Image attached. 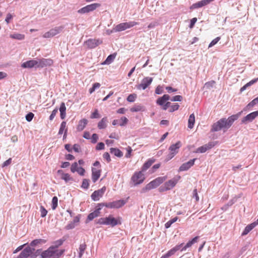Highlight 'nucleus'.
I'll use <instances>...</instances> for the list:
<instances>
[{
    "label": "nucleus",
    "instance_id": "nucleus-15",
    "mask_svg": "<svg viewBox=\"0 0 258 258\" xmlns=\"http://www.w3.org/2000/svg\"><path fill=\"white\" fill-rule=\"evenodd\" d=\"M214 0H202L201 1H199L197 3L193 4L190 7V9L194 10V9L202 8L204 6H205L208 5L209 4H210L211 2H212Z\"/></svg>",
    "mask_w": 258,
    "mask_h": 258
},
{
    "label": "nucleus",
    "instance_id": "nucleus-32",
    "mask_svg": "<svg viewBox=\"0 0 258 258\" xmlns=\"http://www.w3.org/2000/svg\"><path fill=\"white\" fill-rule=\"evenodd\" d=\"M112 203L113 208H119L125 204V202L123 200L113 201Z\"/></svg>",
    "mask_w": 258,
    "mask_h": 258
},
{
    "label": "nucleus",
    "instance_id": "nucleus-57",
    "mask_svg": "<svg viewBox=\"0 0 258 258\" xmlns=\"http://www.w3.org/2000/svg\"><path fill=\"white\" fill-rule=\"evenodd\" d=\"M98 140V136L96 134H93L91 138V142L93 144L96 143Z\"/></svg>",
    "mask_w": 258,
    "mask_h": 258
},
{
    "label": "nucleus",
    "instance_id": "nucleus-10",
    "mask_svg": "<svg viewBox=\"0 0 258 258\" xmlns=\"http://www.w3.org/2000/svg\"><path fill=\"white\" fill-rule=\"evenodd\" d=\"M37 68H44L47 66H50L53 63V60L50 58H41L37 59Z\"/></svg>",
    "mask_w": 258,
    "mask_h": 258
},
{
    "label": "nucleus",
    "instance_id": "nucleus-55",
    "mask_svg": "<svg viewBox=\"0 0 258 258\" xmlns=\"http://www.w3.org/2000/svg\"><path fill=\"white\" fill-rule=\"evenodd\" d=\"M40 212H41V217H44L46 216L47 213V211L44 208V207H40Z\"/></svg>",
    "mask_w": 258,
    "mask_h": 258
},
{
    "label": "nucleus",
    "instance_id": "nucleus-44",
    "mask_svg": "<svg viewBox=\"0 0 258 258\" xmlns=\"http://www.w3.org/2000/svg\"><path fill=\"white\" fill-rule=\"evenodd\" d=\"M66 121H62L60 126V128L58 131V134L61 135L62 134L63 131L66 130Z\"/></svg>",
    "mask_w": 258,
    "mask_h": 258
},
{
    "label": "nucleus",
    "instance_id": "nucleus-6",
    "mask_svg": "<svg viewBox=\"0 0 258 258\" xmlns=\"http://www.w3.org/2000/svg\"><path fill=\"white\" fill-rule=\"evenodd\" d=\"M142 172L143 171H142L136 172L132 176L131 180L133 182L134 185L140 184L144 181L145 176Z\"/></svg>",
    "mask_w": 258,
    "mask_h": 258
},
{
    "label": "nucleus",
    "instance_id": "nucleus-51",
    "mask_svg": "<svg viewBox=\"0 0 258 258\" xmlns=\"http://www.w3.org/2000/svg\"><path fill=\"white\" fill-rule=\"evenodd\" d=\"M79 168L78 163L77 162H74L71 166V170L72 172L74 173Z\"/></svg>",
    "mask_w": 258,
    "mask_h": 258
},
{
    "label": "nucleus",
    "instance_id": "nucleus-25",
    "mask_svg": "<svg viewBox=\"0 0 258 258\" xmlns=\"http://www.w3.org/2000/svg\"><path fill=\"white\" fill-rule=\"evenodd\" d=\"M60 111V116L62 119H63L66 116V107L64 102H61L59 108Z\"/></svg>",
    "mask_w": 258,
    "mask_h": 258
},
{
    "label": "nucleus",
    "instance_id": "nucleus-56",
    "mask_svg": "<svg viewBox=\"0 0 258 258\" xmlns=\"http://www.w3.org/2000/svg\"><path fill=\"white\" fill-rule=\"evenodd\" d=\"M58 109L57 108H55L51 112V114L49 116V119L50 120H52L54 118L55 116L56 115V113H57Z\"/></svg>",
    "mask_w": 258,
    "mask_h": 258
},
{
    "label": "nucleus",
    "instance_id": "nucleus-63",
    "mask_svg": "<svg viewBox=\"0 0 258 258\" xmlns=\"http://www.w3.org/2000/svg\"><path fill=\"white\" fill-rule=\"evenodd\" d=\"M192 245L191 242L190 241H189L183 247L181 251H184L187 248L190 247Z\"/></svg>",
    "mask_w": 258,
    "mask_h": 258
},
{
    "label": "nucleus",
    "instance_id": "nucleus-62",
    "mask_svg": "<svg viewBox=\"0 0 258 258\" xmlns=\"http://www.w3.org/2000/svg\"><path fill=\"white\" fill-rule=\"evenodd\" d=\"M107 219L106 218H101L98 219L97 223L102 225H106V220Z\"/></svg>",
    "mask_w": 258,
    "mask_h": 258
},
{
    "label": "nucleus",
    "instance_id": "nucleus-9",
    "mask_svg": "<svg viewBox=\"0 0 258 258\" xmlns=\"http://www.w3.org/2000/svg\"><path fill=\"white\" fill-rule=\"evenodd\" d=\"M100 6V4H92L91 5H87L86 7H84L78 11V13L81 14H84L86 13H88L95 10L97 7Z\"/></svg>",
    "mask_w": 258,
    "mask_h": 258
},
{
    "label": "nucleus",
    "instance_id": "nucleus-47",
    "mask_svg": "<svg viewBox=\"0 0 258 258\" xmlns=\"http://www.w3.org/2000/svg\"><path fill=\"white\" fill-rule=\"evenodd\" d=\"M137 98V95L136 94H132L128 96L126 100L130 102H133L135 101Z\"/></svg>",
    "mask_w": 258,
    "mask_h": 258
},
{
    "label": "nucleus",
    "instance_id": "nucleus-48",
    "mask_svg": "<svg viewBox=\"0 0 258 258\" xmlns=\"http://www.w3.org/2000/svg\"><path fill=\"white\" fill-rule=\"evenodd\" d=\"M179 105L177 103H174L173 105H171L170 109L169 110L170 112H172L178 109Z\"/></svg>",
    "mask_w": 258,
    "mask_h": 258
},
{
    "label": "nucleus",
    "instance_id": "nucleus-34",
    "mask_svg": "<svg viewBox=\"0 0 258 258\" xmlns=\"http://www.w3.org/2000/svg\"><path fill=\"white\" fill-rule=\"evenodd\" d=\"M195 122V117L194 114L192 113L190 115L188 120V127L192 128L194 126Z\"/></svg>",
    "mask_w": 258,
    "mask_h": 258
},
{
    "label": "nucleus",
    "instance_id": "nucleus-1",
    "mask_svg": "<svg viewBox=\"0 0 258 258\" xmlns=\"http://www.w3.org/2000/svg\"><path fill=\"white\" fill-rule=\"evenodd\" d=\"M240 114V112L232 115L228 118H221L212 125L211 131L215 132L219 131L223 128L228 129L231 127L233 122L239 118Z\"/></svg>",
    "mask_w": 258,
    "mask_h": 258
},
{
    "label": "nucleus",
    "instance_id": "nucleus-4",
    "mask_svg": "<svg viewBox=\"0 0 258 258\" xmlns=\"http://www.w3.org/2000/svg\"><path fill=\"white\" fill-rule=\"evenodd\" d=\"M139 23L138 22L135 21H130L128 22H124L121 23L118 25H117L115 28L114 30L116 32H120L122 31H124L127 29L130 28L131 27H134L135 25H138Z\"/></svg>",
    "mask_w": 258,
    "mask_h": 258
},
{
    "label": "nucleus",
    "instance_id": "nucleus-22",
    "mask_svg": "<svg viewBox=\"0 0 258 258\" xmlns=\"http://www.w3.org/2000/svg\"><path fill=\"white\" fill-rule=\"evenodd\" d=\"M106 225H110L112 227H114L117 224H118V222L117 220L112 216H109L108 217H106Z\"/></svg>",
    "mask_w": 258,
    "mask_h": 258
},
{
    "label": "nucleus",
    "instance_id": "nucleus-26",
    "mask_svg": "<svg viewBox=\"0 0 258 258\" xmlns=\"http://www.w3.org/2000/svg\"><path fill=\"white\" fill-rule=\"evenodd\" d=\"M65 240L66 238H64V237H63L61 239L56 240L53 242V245H51L50 247H52L53 248V249L54 250H58L57 248L59 246L61 245Z\"/></svg>",
    "mask_w": 258,
    "mask_h": 258
},
{
    "label": "nucleus",
    "instance_id": "nucleus-40",
    "mask_svg": "<svg viewBox=\"0 0 258 258\" xmlns=\"http://www.w3.org/2000/svg\"><path fill=\"white\" fill-rule=\"evenodd\" d=\"M45 240L42 239H35L33 240L31 243L30 245L32 246H36L39 244L42 243H45Z\"/></svg>",
    "mask_w": 258,
    "mask_h": 258
},
{
    "label": "nucleus",
    "instance_id": "nucleus-37",
    "mask_svg": "<svg viewBox=\"0 0 258 258\" xmlns=\"http://www.w3.org/2000/svg\"><path fill=\"white\" fill-rule=\"evenodd\" d=\"M131 111L134 112H139L141 111L144 110V107L143 106L141 105H135L133 107H132L130 109Z\"/></svg>",
    "mask_w": 258,
    "mask_h": 258
},
{
    "label": "nucleus",
    "instance_id": "nucleus-23",
    "mask_svg": "<svg viewBox=\"0 0 258 258\" xmlns=\"http://www.w3.org/2000/svg\"><path fill=\"white\" fill-rule=\"evenodd\" d=\"M170 99L169 95L165 94L163 96L159 97L156 101V103L160 106H162L168 100Z\"/></svg>",
    "mask_w": 258,
    "mask_h": 258
},
{
    "label": "nucleus",
    "instance_id": "nucleus-5",
    "mask_svg": "<svg viewBox=\"0 0 258 258\" xmlns=\"http://www.w3.org/2000/svg\"><path fill=\"white\" fill-rule=\"evenodd\" d=\"M35 249L30 246L25 247L17 258H28L29 257H36V255L33 254Z\"/></svg>",
    "mask_w": 258,
    "mask_h": 258
},
{
    "label": "nucleus",
    "instance_id": "nucleus-2",
    "mask_svg": "<svg viewBox=\"0 0 258 258\" xmlns=\"http://www.w3.org/2000/svg\"><path fill=\"white\" fill-rule=\"evenodd\" d=\"M64 252V249L54 250L52 247H49L41 254V258H59Z\"/></svg>",
    "mask_w": 258,
    "mask_h": 258
},
{
    "label": "nucleus",
    "instance_id": "nucleus-45",
    "mask_svg": "<svg viewBox=\"0 0 258 258\" xmlns=\"http://www.w3.org/2000/svg\"><path fill=\"white\" fill-rule=\"evenodd\" d=\"M58 199L56 197H53L52 200L51 208L55 210L57 207Z\"/></svg>",
    "mask_w": 258,
    "mask_h": 258
},
{
    "label": "nucleus",
    "instance_id": "nucleus-13",
    "mask_svg": "<svg viewBox=\"0 0 258 258\" xmlns=\"http://www.w3.org/2000/svg\"><path fill=\"white\" fill-rule=\"evenodd\" d=\"M197 160L196 158L191 159L187 162L183 163L179 167L178 172L186 171L188 170L191 167H192L194 164L195 161Z\"/></svg>",
    "mask_w": 258,
    "mask_h": 258
},
{
    "label": "nucleus",
    "instance_id": "nucleus-35",
    "mask_svg": "<svg viewBox=\"0 0 258 258\" xmlns=\"http://www.w3.org/2000/svg\"><path fill=\"white\" fill-rule=\"evenodd\" d=\"M182 245V244H181L178 245H176V246H175L174 247H173V248H172L170 250H169L167 252V254L168 255V256L169 257V256L173 255L176 251H177V250H178L180 249V247Z\"/></svg>",
    "mask_w": 258,
    "mask_h": 258
},
{
    "label": "nucleus",
    "instance_id": "nucleus-42",
    "mask_svg": "<svg viewBox=\"0 0 258 258\" xmlns=\"http://www.w3.org/2000/svg\"><path fill=\"white\" fill-rule=\"evenodd\" d=\"M216 82L215 81H211L208 82H207L205 84L204 87L207 89H212Z\"/></svg>",
    "mask_w": 258,
    "mask_h": 258
},
{
    "label": "nucleus",
    "instance_id": "nucleus-54",
    "mask_svg": "<svg viewBox=\"0 0 258 258\" xmlns=\"http://www.w3.org/2000/svg\"><path fill=\"white\" fill-rule=\"evenodd\" d=\"M34 114L32 112H29L26 115V119L27 121L30 122L31 121L33 118L34 117Z\"/></svg>",
    "mask_w": 258,
    "mask_h": 258
},
{
    "label": "nucleus",
    "instance_id": "nucleus-49",
    "mask_svg": "<svg viewBox=\"0 0 258 258\" xmlns=\"http://www.w3.org/2000/svg\"><path fill=\"white\" fill-rule=\"evenodd\" d=\"M119 121H121L120 122H119V125L120 126H124L127 123V121H128V119L126 117H122L121 118H120V120H119Z\"/></svg>",
    "mask_w": 258,
    "mask_h": 258
},
{
    "label": "nucleus",
    "instance_id": "nucleus-64",
    "mask_svg": "<svg viewBox=\"0 0 258 258\" xmlns=\"http://www.w3.org/2000/svg\"><path fill=\"white\" fill-rule=\"evenodd\" d=\"M73 149L76 152L79 153L81 152L80 147L78 144H75Z\"/></svg>",
    "mask_w": 258,
    "mask_h": 258
},
{
    "label": "nucleus",
    "instance_id": "nucleus-33",
    "mask_svg": "<svg viewBox=\"0 0 258 258\" xmlns=\"http://www.w3.org/2000/svg\"><path fill=\"white\" fill-rule=\"evenodd\" d=\"M116 54L113 53L108 55L106 60L102 63L103 64H110L113 60L115 59Z\"/></svg>",
    "mask_w": 258,
    "mask_h": 258
},
{
    "label": "nucleus",
    "instance_id": "nucleus-31",
    "mask_svg": "<svg viewBox=\"0 0 258 258\" xmlns=\"http://www.w3.org/2000/svg\"><path fill=\"white\" fill-rule=\"evenodd\" d=\"M155 162L154 159H149L147 161H146L143 165L142 167V171H146Z\"/></svg>",
    "mask_w": 258,
    "mask_h": 258
},
{
    "label": "nucleus",
    "instance_id": "nucleus-29",
    "mask_svg": "<svg viewBox=\"0 0 258 258\" xmlns=\"http://www.w3.org/2000/svg\"><path fill=\"white\" fill-rule=\"evenodd\" d=\"M88 123V120L84 118L83 119H81L80 120L79 124L77 126V130L78 131H82L84 130V128L85 127L86 125H87Z\"/></svg>",
    "mask_w": 258,
    "mask_h": 258
},
{
    "label": "nucleus",
    "instance_id": "nucleus-30",
    "mask_svg": "<svg viewBox=\"0 0 258 258\" xmlns=\"http://www.w3.org/2000/svg\"><path fill=\"white\" fill-rule=\"evenodd\" d=\"M110 152L112 154H113L114 156L119 158L123 156L122 152L117 148H111L110 149Z\"/></svg>",
    "mask_w": 258,
    "mask_h": 258
},
{
    "label": "nucleus",
    "instance_id": "nucleus-58",
    "mask_svg": "<svg viewBox=\"0 0 258 258\" xmlns=\"http://www.w3.org/2000/svg\"><path fill=\"white\" fill-rule=\"evenodd\" d=\"M104 144L102 142H100L98 143L96 147V150H101L104 149Z\"/></svg>",
    "mask_w": 258,
    "mask_h": 258
},
{
    "label": "nucleus",
    "instance_id": "nucleus-8",
    "mask_svg": "<svg viewBox=\"0 0 258 258\" xmlns=\"http://www.w3.org/2000/svg\"><path fill=\"white\" fill-rule=\"evenodd\" d=\"M257 116H258V110L252 112L244 117L241 120V123L246 124L248 122L252 121Z\"/></svg>",
    "mask_w": 258,
    "mask_h": 258
},
{
    "label": "nucleus",
    "instance_id": "nucleus-3",
    "mask_svg": "<svg viewBox=\"0 0 258 258\" xmlns=\"http://www.w3.org/2000/svg\"><path fill=\"white\" fill-rule=\"evenodd\" d=\"M165 179V177H158L156 178L147 184L145 187L143 188L142 189V192H145L148 190L155 188L162 183Z\"/></svg>",
    "mask_w": 258,
    "mask_h": 258
},
{
    "label": "nucleus",
    "instance_id": "nucleus-50",
    "mask_svg": "<svg viewBox=\"0 0 258 258\" xmlns=\"http://www.w3.org/2000/svg\"><path fill=\"white\" fill-rule=\"evenodd\" d=\"M220 37H217L214 40H213L211 42L209 45V48L211 47L216 44L217 42L220 40Z\"/></svg>",
    "mask_w": 258,
    "mask_h": 258
},
{
    "label": "nucleus",
    "instance_id": "nucleus-60",
    "mask_svg": "<svg viewBox=\"0 0 258 258\" xmlns=\"http://www.w3.org/2000/svg\"><path fill=\"white\" fill-rule=\"evenodd\" d=\"M103 157L104 159L107 160V162H110L111 161L110 157L108 152H105L103 155Z\"/></svg>",
    "mask_w": 258,
    "mask_h": 258
},
{
    "label": "nucleus",
    "instance_id": "nucleus-20",
    "mask_svg": "<svg viewBox=\"0 0 258 258\" xmlns=\"http://www.w3.org/2000/svg\"><path fill=\"white\" fill-rule=\"evenodd\" d=\"M101 170L97 169L95 168H92V180L94 183H95L99 178L101 175Z\"/></svg>",
    "mask_w": 258,
    "mask_h": 258
},
{
    "label": "nucleus",
    "instance_id": "nucleus-53",
    "mask_svg": "<svg viewBox=\"0 0 258 258\" xmlns=\"http://www.w3.org/2000/svg\"><path fill=\"white\" fill-rule=\"evenodd\" d=\"M159 23L157 21H154L153 22H151L149 24L148 26V28L149 29H153L155 28L156 26H158Z\"/></svg>",
    "mask_w": 258,
    "mask_h": 258
},
{
    "label": "nucleus",
    "instance_id": "nucleus-7",
    "mask_svg": "<svg viewBox=\"0 0 258 258\" xmlns=\"http://www.w3.org/2000/svg\"><path fill=\"white\" fill-rule=\"evenodd\" d=\"M63 28L64 27L63 26L55 27V28L50 29L49 31L45 32L43 35V37L45 38L52 37L62 32Z\"/></svg>",
    "mask_w": 258,
    "mask_h": 258
},
{
    "label": "nucleus",
    "instance_id": "nucleus-38",
    "mask_svg": "<svg viewBox=\"0 0 258 258\" xmlns=\"http://www.w3.org/2000/svg\"><path fill=\"white\" fill-rule=\"evenodd\" d=\"M86 248V244L83 243L80 244L79 248V257L81 258L84 253V251Z\"/></svg>",
    "mask_w": 258,
    "mask_h": 258
},
{
    "label": "nucleus",
    "instance_id": "nucleus-28",
    "mask_svg": "<svg viewBox=\"0 0 258 258\" xmlns=\"http://www.w3.org/2000/svg\"><path fill=\"white\" fill-rule=\"evenodd\" d=\"M108 119L107 117H104L98 123V127L99 129H104L107 127Z\"/></svg>",
    "mask_w": 258,
    "mask_h": 258
},
{
    "label": "nucleus",
    "instance_id": "nucleus-18",
    "mask_svg": "<svg viewBox=\"0 0 258 258\" xmlns=\"http://www.w3.org/2000/svg\"><path fill=\"white\" fill-rule=\"evenodd\" d=\"M101 209V208L100 207H98L97 205L95 208V211L88 215L87 221H92L95 218L98 217L99 216L100 211Z\"/></svg>",
    "mask_w": 258,
    "mask_h": 258
},
{
    "label": "nucleus",
    "instance_id": "nucleus-36",
    "mask_svg": "<svg viewBox=\"0 0 258 258\" xmlns=\"http://www.w3.org/2000/svg\"><path fill=\"white\" fill-rule=\"evenodd\" d=\"M10 37L12 39H17V40H23L25 38V35L20 33H14L12 34H10Z\"/></svg>",
    "mask_w": 258,
    "mask_h": 258
},
{
    "label": "nucleus",
    "instance_id": "nucleus-12",
    "mask_svg": "<svg viewBox=\"0 0 258 258\" xmlns=\"http://www.w3.org/2000/svg\"><path fill=\"white\" fill-rule=\"evenodd\" d=\"M106 190L105 187H103L102 188L97 190L94 191L91 195V198L94 201H97L101 198Z\"/></svg>",
    "mask_w": 258,
    "mask_h": 258
},
{
    "label": "nucleus",
    "instance_id": "nucleus-16",
    "mask_svg": "<svg viewBox=\"0 0 258 258\" xmlns=\"http://www.w3.org/2000/svg\"><path fill=\"white\" fill-rule=\"evenodd\" d=\"M214 146L215 144L213 142H209L207 144H205L201 147L198 148L195 152L200 153H205L207 150L211 149Z\"/></svg>",
    "mask_w": 258,
    "mask_h": 258
},
{
    "label": "nucleus",
    "instance_id": "nucleus-41",
    "mask_svg": "<svg viewBox=\"0 0 258 258\" xmlns=\"http://www.w3.org/2000/svg\"><path fill=\"white\" fill-rule=\"evenodd\" d=\"M256 104H258V96L250 101L246 106V108L247 109H250V108L253 107Z\"/></svg>",
    "mask_w": 258,
    "mask_h": 258
},
{
    "label": "nucleus",
    "instance_id": "nucleus-59",
    "mask_svg": "<svg viewBox=\"0 0 258 258\" xmlns=\"http://www.w3.org/2000/svg\"><path fill=\"white\" fill-rule=\"evenodd\" d=\"M100 117V115L98 113L97 109H96L94 112H93L91 115V118H98Z\"/></svg>",
    "mask_w": 258,
    "mask_h": 258
},
{
    "label": "nucleus",
    "instance_id": "nucleus-11",
    "mask_svg": "<svg viewBox=\"0 0 258 258\" xmlns=\"http://www.w3.org/2000/svg\"><path fill=\"white\" fill-rule=\"evenodd\" d=\"M153 78L151 77L144 78L140 84L137 86L138 89H146L152 82Z\"/></svg>",
    "mask_w": 258,
    "mask_h": 258
},
{
    "label": "nucleus",
    "instance_id": "nucleus-52",
    "mask_svg": "<svg viewBox=\"0 0 258 258\" xmlns=\"http://www.w3.org/2000/svg\"><path fill=\"white\" fill-rule=\"evenodd\" d=\"M171 101H181L182 100V97L180 95H176L172 98H170Z\"/></svg>",
    "mask_w": 258,
    "mask_h": 258
},
{
    "label": "nucleus",
    "instance_id": "nucleus-14",
    "mask_svg": "<svg viewBox=\"0 0 258 258\" xmlns=\"http://www.w3.org/2000/svg\"><path fill=\"white\" fill-rule=\"evenodd\" d=\"M85 43L89 48L92 49L101 44L102 41L100 39H90L87 40Z\"/></svg>",
    "mask_w": 258,
    "mask_h": 258
},
{
    "label": "nucleus",
    "instance_id": "nucleus-46",
    "mask_svg": "<svg viewBox=\"0 0 258 258\" xmlns=\"http://www.w3.org/2000/svg\"><path fill=\"white\" fill-rule=\"evenodd\" d=\"M89 186V180L87 179H84L82 182L81 187L83 188L87 189Z\"/></svg>",
    "mask_w": 258,
    "mask_h": 258
},
{
    "label": "nucleus",
    "instance_id": "nucleus-19",
    "mask_svg": "<svg viewBox=\"0 0 258 258\" xmlns=\"http://www.w3.org/2000/svg\"><path fill=\"white\" fill-rule=\"evenodd\" d=\"M180 178V176H178L176 177H174L172 179L168 180L165 183L166 186L168 188L169 190L175 186L179 179Z\"/></svg>",
    "mask_w": 258,
    "mask_h": 258
},
{
    "label": "nucleus",
    "instance_id": "nucleus-27",
    "mask_svg": "<svg viewBox=\"0 0 258 258\" xmlns=\"http://www.w3.org/2000/svg\"><path fill=\"white\" fill-rule=\"evenodd\" d=\"M58 173L61 174V178L64 180L66 182H68L71 180H73L72 177H71L68 173H64L62 172V170H58L57 171Z\"/></svg>",
    "mask_w": 258,
    "mask_h": 258
},
{
    "label": "nucleus",
    "instance_id": "nucleus-61",
    "mask_svg": "<svg viewBox=\"0 0 258 258\" xmlns=\"http://www.w3.org/2000/svg\"><path fill=\"white\" fill-rule=\"evenodd\" d=\"M171 103L170 102H165L162 106V109L164 110H166L167 108L171 106Z\"/></svg>",
    "mask_w": 258,
    "mask_h": 258
},
{
    "label": "nucleus",
    "instance_id": "nucleus-24",
    "mask_svg": "<svg viewBox=\"0 0 258 258\" xmlns=\"http://www.w3.org/2000/svg\"><path fill=\"white\" fill-rule=\"evenodd\" d=\"M257 223L255 222H253L249 225H248L246 226L244 230L242 233V235H245L247 234L253 228H254L256 225Z\"/></svg>",
    "mask_w": 258,
    "mask_h": 258
},
{
    "label": "nucleus",
    "instance_id": "nucleus-39",
    "mask_svg": "<svg viewBox=\"0 0 258 258\" xmlns=\"http://www.w3.org/2000/svg\"><path fill=\"white\" fill-rule=\"evenodd\" d=\"M98 207H100L101 209H102L103 207H106L107 208L111 209L113 208L112 202L99 203L98 204Z\"/></svg>",
    "mask_w": 258,
    "mask_h": 258
},
{
    "label": "nucleus",
    "instance_id": "nucleus-17",
    "mask_svg": "<svg viewBox=\"0 0 258 258\" xmlns=\"http://www.w3.org/2000/svg\"><path fill=\"white\" fill-rule=\"evenodd\" d=\"M37 59H31L23 63L21 67L23 68H37Z\"/></svg>",
    "mask_w": 258,
    "mask_h": 258
},
{
    "label": "nucleus",
    "instance_id": "nucleus-43",
    "mask_svg": "<svg viewBox=\"0 0 258 258\" xmlns=\"http://www.w3.org/2000/svg\"><path fill=\"white\" fill-rule=\"evenodd\" d=\"M177 219H178V218L177 217H174L173 219L170 220L169 221H168L165 224V228H169L173 223H174V222H175L177 221Z\"/></svg>",
    "mask_w": 258,
    "mask_h": 258
},
{
    "label": "nucleus",
    "instance_id": "nucleus-21",
    "mask_svg": "<svg viewBox=\"0 0 258 258\" xmlns=\"http://www.w3.org/2000/svg\"><path fill=\"white\" fill-rule=\"evenodd\" d=\"M182 144L180 141H178L174 144L171 145L169 148V150L172 153H175V155L178 153V149L181 147Z\"/></svg>",
    "mask_w": 258,
    "mask_h": 258
}]
</instances>
